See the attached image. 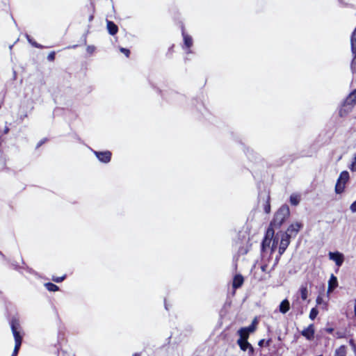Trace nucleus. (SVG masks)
Masks as SVG:
<instances>
[{
  "mask_svg": "<svg viewBox=\"0 0 356 356\" xmlns=\"http://www.w3.org/2000/svg\"><path fill=\"white\" fill-rule=\"evenodd\" d=\"M290 211L289 206L282 205L275 213L273 219L270 223L267 229V235H271L273 237L275 229H279L286 219L289 216Z\"/></svg>",
  "mask_w": 356,
  "mask_h": 356,
  "instance_id": "f257e3e1",
  "label": "nucleus"
},
{
  "mask_svg": "<svg viewBox=\"0 0 356 356\" xmlns=\"http://www.w3.org/2000/svg\"><path fill=\"white\" fill-rule=\"evenodd\" d=\"M10 324L15 339V353H16L17 351H19L22 342V337L21 336L20 332L19 331L20 325L19 321L15 318L11 319Z\"/></svg>",
  "mask_w": 356,
  "mask_h": 356,
  "instance_id": "f03ea898",
  "label": "nucleus"
},
{
  "mask_svg": "<svg viewBox=\"0 0 356 356\" xmlns=\"http://www.w3.org/2000/svg\"><path fill=\"white\" fill-rule=\"evenodd\" d=\"M349 179L350 175L348 171L344 170L340 173L335 185L334 190L337 194H341L344 192L346 184L348 181Z\"/></svg>",
  "mask_w": 356,
  "mask_h": 356,
  "instance_id": "7ed1b4c3",
  "label": "nucleus"
},
{
  "mask_svg": "<svg viewBox=\"0 0 356 356\" xmlns=\"http://www.w3.org/2000/svg\"><path fill=\"white\" fill-rule=\"evenodd\" d=\"M350 45H351V51L353 54V60L351 62V70L353 74H356V26L354 31H353L350 37Z\"/></svg>",
  "mask_w": 356,
  "mask_h": 356,
  "instance_id": "20e7f679",
  "label": "nucleus"
},
{
  "mask_svg": "<svg viewBox=\"0 0 356 356\" xmlns=\"http://www.w3.org/2000/svg\"><path fill=\"white\" fill-rule=\"evenodd\" d=\"M248 337L239 335V338L237 340L236 343L241 350H248V355L251 356L253 355L254 353V349L253 346L248 342Z\"/></svg>",
  "mask_w": 356,
  "mask_h": 356,
  "instance_id": "39448f33",
  "label": "nucleus"
},
{
  "mask_svg": "<svg viewBox=\"0 0 356 356\" xmlns=\"http://www.w3.org/2000/svg\"><path fill=\"white\" fill-rule=\"evenodd\" d=\"M257 324V321L256 319H254L249 326L243 327L240 328L238 330L237 334L238 335H242L243 337H249L250 334L254 332V330H256Z\"/></svg>",
  "mask_w": 356,
  "mask_h": 356,
  "instance_id": "423d86ee",
  "label": "nucleus"
},
{
  "mask_svg": "<svg viewBox=\"0 0 356 356\" xmlns=\"http://www.w3.org/2000/svg\"><path fill=\"white\" fill-rule=\"evenodd\" d=\"M93 153L102 163H108L111 159L112 154L110 151L99 152L93 150Z\"/></svg>",
  "mask_w": 356,
  "mask_h": 356,
  "instance_id": "0eeeda50",
  "label": "nucleus"
},
{
  "mask_svg": "<svg viewBox=\"0 0 356 356\" xmlns=\"http://www.w3.org/2000/svg\"><path fill=\"white\" fill-rule=\"evenodd\" d=\"M302 227L303 225L301 222L291 224L284 234H287L290 237L296 236Z\"/></svg>",
  "mask_w": 356,
  "mask_h": 356,
  "instance_id": "6e6552de",
  "label": "nucleus"
},
{
  "mask_svg": "<svg viewBox=\"0 0 356 356\" xmlns=\"http://www.w3.org/2000/svg\"><path fill=\"white\" fill-rule=\"evenodd\" d=\"M329 258L330 259L334 261L336 265L339 267H340L343 264L344 261L343 254L339 252H330L329 253Z\"/></svg>",
  "mask_w": 356,
  "mask_h": 356,
  "instance_id": "1a4fd4ad",
  "label": "nucleus"
},
{
  "mask_svg": "<svg viewBox=\"0 0 356 356\" xmlns=\"http://www.w3.org/2000/svg\"><path fill=\"white\" fill-rule=\"evenodd\" d=\"M315 333L314 324H310L307 327L305 328L301 334L305 337L307 340H311L314 338Z\"/></svg>",
  "mask_w": 356,
  "mask_h": 356,
  "instance_id": "9d476101",
  "label": "nucleus"
},
{
  "mask_svg": "<svg viewBox=\"0 0 356 356\" xmlns=\"http://www.w3.org/2000/svg\"><path fill=\"white\" fill-rule=\"evenodd\" d=\"M182 36L184 39V45L185 47L188 49L186 51L187 54L191 53V51L189 49L193 45V38L191 35H188L185 33L184 28L182 27Z\"/></svg>",
  "mask_w": 356,
  "mask_h": 356,
  "instance_id": "9b49d317",
  "label": "nucleus"
},
{
  "mask_svg": "<svg viewBox=\"0 0 356 356\" xmlns=\"http://www.w3.org/2000/svg\"><path fill=\"white\" fill-rule=\"evenodd\" d=\"M244 282L243 277L241 274L236 275L233 278L232 287L234 289L240 288Z\"/></svg>",
  "mask_w": 356,
  "mask_h": 356,
  "instance_id": "f8f14e48",
  "label": "nucleus"
},
{
  "mask_svg": "<svg viewBox=\"0 0 356 356\" xmlns=\"http://www.w3.org/2000/svg\"><path fill=\"white\" fill-rule=\"evenodd\" d=\"M338 286V281L336 276L333 274L331 275L330 278L328 281L327 292L333 291Z\"/></svg>",
  "mask_w": 356,
  "mask_h": 356,
  "instance_id": "ddd939ff",
  "label": "nucleus"
},
{
  "mask_svg": "<svg viewBox=\"0 0 356 356\" xmlns=\"http://www.w3.org/2000/svg\"><path fill=\"white\" fill-rule=\"evenodd\" d=\"M106 27L108 33L111 35H115L118 31V26L112 21L107 20Z\"/></svg>",
  "mask_w": 356,
  "mask_h": 356,
  "instance_id": "4468645a",
  "label": "nucleus"
},
{
  "mask_svg": "<svg viewBox=\"0 0 356 356\" xmlns=\"http://www.w3.org/2000/svg\"><path fill=\"white\" fill-rule=\"evenodd\" d=\"M290 309V303L288 299L283 300L279 305V311L282 314H286Z\"/></svg>",
  "mask_w": 356,
  "mask_h": 356,
  "instance_id": "2eb2a0df",
  "label": "nucleus"
},
{
  "mask_svg": "<svg viewBox=\"0 0 356 356\" xmlns=\"http://www.w3.org/2000/svg\"><path fill=\"white\" fill-rule=\"evenodd\" d=\"M272 238L273 237L271 236V235H267V233L266 234V236L263 239L261 245V251H265L267 248L270 247V243L272 242Z\"/></svg>",
  "mask_w": 356,
  "mask_h": 356,
  "instance_id": "dca6fc26",
  "label": "nucleus"
},
{
  "mask_svg": "<svg viewBox=\"0 0 356 356\" xmlns=\"http://www.w3.org/2000/svg\"><path fill=\"white\" fill-rule=\"evenodd\" d=\"M291 237L289 236L287 234H285L284 233H282V237H281V241H280V246H282L285 248H287L290 243V238Z\"/></svg>",
  "mask_w": 356,
  "mask_h": 356,
  "instance_id": "f3484780",
  "label": "nucleus"
},
{
  "mask_svg": "<svg viewBox=\"0 0 356 356\" xmlns=\"http://www.w3.org/2000/svg\"><path fill=\"white\" fill-rule=\"evenodd\" d=\"M346 103L351 105L356 104V89L349 94L346 99Z\"/></svg>",
  "mask_w": 356,
  "mask_h": 356,
  "instance_id": "a211bd4d",
  "label": "nucleus"
},
{
  "mask_svg": "<svg viewBox=\"0 0 356 356\" xmlns=\"http://www.w3.org/2000/svg\"><path fill=\"white\" fill-rule=\"evenodd\" d=\"M300 195L297 193H293L290 196L289 201L291 205L297 206L300 203Z\"/></svg>",
  "mask_w": 356,
  "mask_h": 356,
  "instance_id": "6ab92c4d",
  "label": "nucleus"
},
{
  "mask_svg": "<svg viewBox=\"0 0 356 356\" xmlns=\"http://www.w3.org/2000/svg\"><path fill=\"white\" fill-rule=\"evenodd\" d=\"M25 37L27 39L28 42L33 47H34L35 48H38V49H43L44 48V46H42V44H40L36 42L35 41H34L33 39L28 33L25 34Z\"/></svg>",
  "mask_w": 356,
  "mask_h": 356,
  "instance_id": "aec40b11",
  "label": "nucleus"
},
{
  "mask_svg": "<svg viewBox=\"0 0 356 356\" xmlns=\"http://www.w3.org/2000/svg\"><path fill=\"white\" fill-rule=\"evenodd\" d=\"M300 292L301 298L303 300H307V296H308V290H307V286L302 285L300 288Z\"/></svg>",
  "mask_w": 356,
  "mask_h": 356,
  "instance_id": "412c9836",
  "label": "nucleus"
},
{
  "mask_svg": "<svg viewBox=\"0 0 356 356\" xmlns=\"http://www.w3.org/2000/svg\"><path fill=\"white\" fill-rule=\"evenodd\" d=\"M44 286L49 291H57L59 290V287L51 282H47L44 284Z\"/></svg>",
  "mask_w": 356,
  "mask_h": 356,
  "instance_id": "4be33fe9",
  "label": "nucleus"
},
{
  "mask_svg": "<svg viewBox=\"0 0 356 356\" xmlns=\"http://www.w3.org/2000/svg\"><path fill=\"white\" fill-rule=\"evenodd\" d=\"M335 356H346V348L345 346H341L335 351Z\"/></svg>",
  "mask_w": 356,
  "mask_h": 356,
  "instance_id": "5701e85b",
  "label": "nucleus"
},
{
  "mask_svg": "<svg viewBox=\"0 0 356 356\" xmlns=\"http://www.w3.org/2000/svg\"><path fill=\"white\" fill-rule=\"evenodd\" d=\"M264 210L265 213H269L270 211V195H267V200L266 201V203L264 204Z\"/></svg>",
  "mask_w": 356,
  "mask_h": 356,
  "instance_id": "b1692460",
  "label": "nucleus"
},
{
  "mask_svg": "<svg viewBox=\"0 0 356 356\" xmlns=\"http://www.w3.org/2000/svg\"><path fill=\"white\" fill-rule=\"evenodd\" d=\"M318 314V311L317 308L313 307L311 309L310 313H309V318L311 320L314 321L316 318Z\"/></svg>",
  "mask_w": 356,
  "mask_h": 356,
  "instance_id": "393cba45",
  "label": "nucleus"
},
{
  "mask_svg": "<svg viewBox=\"0 0 356 356\" xmlns=\"http://www.w3.org/2000/svg\"><path fill=\"white\" fill-rule=\"evenodd\" d=\"M271 339H268L267 341H265V339H261L259 340V341L258 342V345L260 346V347H263V346H270V343H271Z\"/></svg>",
  "mask_w": 356,
  "mask_h": 356,
  "instance_id": "a878e982",
  "label": "nucleus"
},
{
  "mask_svg": "<svg viewBox=\"0 0 356 356\" xmlns=\"http://www.w3.org/2000/svg\"><path fill=\"white\" fill-rule=\"evenodd\" d=\"M66 277V275H63L62 277H53L52 280L56 283H60L63 282Z\"/></svg>",
  "mask_w": 356,
  "mask_h": 356,
  "instance_id": "bb28decb",
  "label": "nucleus"
},
{
  "mask_svg": "<svg viewBox=\"0 0 356 356\" xmlns=\"http://www.w3.org/2000/svg\"><path fill=\"white\" fill-rule=\"evenodd\" d=\"M120 51L122 53H123V54L126 56V57H127V58H128V57L129 56V55H130V51H129V49H126V48H124V47H120Z\"/></svg>",
  "mask_w": 356,
  "mask_h": 356,
  "instance_id": "cd10ccee",
  "label": "nucleus"
},
{
  "mask_svg": "<svg viewBox=\"0 0 356 356\" xmlns=\"http://www.w3.org/2000/svg\"><path fill=\"white\" fill-rule=\"evenodd\" d=\"M335 336L337 337V338L338 339H341V338H344L346 337V333L345 332L343 331H337L336 333H335Z\"/></svg>",
  "mask_w": 356,
  "mask_h": 356,
  "instance_id": "c85d7f7f",
  "label": "nucleus"
},
{
  "mask_svg": "<svg viewBox=\"0 0 356 356\" xmlns=\"http://www.w3.org/2000/svg\"><path fill=\"white\" fill-rule=\"evenodd\" d=\"M55 55H56L55 51L50 52L49 54V55L47 56V60L49 61H54L55 60Z\"/></svg>",
  "mask_w": 356,
  "mask_h": 356,
  "instance_id": "c756f323",
  "label": "nucleus"
},
{
  "mask_svg": "<svg viewBox=\"0 0 356 356\" xmlns=\"http://www.w3.org/2000/svg\"><path fill=\"white\" fill-rule=\"evenodd\" d=\"M349 344L352 347L355 355H356V343H355V341L353 339L349 340Z\"/></svg>",
  "mask_w": 356,
  "mask_h": 356,
  "instance_id": "7c9ffc66",
  "label": "nucleus"
},
{
  "mask_svg": "<svg viewBox=\"0 0 356 356\" xmlns=\"http://www.w3.org/2000/svg\"><path fill=\"white\" fill-rule=\"evenodd\" d=\"M95 50V47L93 45H89L87 47L86 51L88 54H92Z\"/></svg>",
  "mask_w": 356,
  "mask_h": 356,
  "instance_id": "2f4dec72",
  "label": "nucleus"
},
{
  "mask_svg": "<svg viewBox=\"0 0 356 356\" xmlns=\"http://www.w3.org/2000/svg\"><path fill=\"white\" fill-rule=\"evenodd\" d=\"M349 168L353 172H356V160L353 159V161L350 165Z\"/></svg>",
  "mask_w": 356,
  "mask_h": 356,
  "instance_id": "473e14b6",
  "label": "nucleus"
},
{
  "mask_svg": "<svg viewBox=\"0 0 356 356\" xmlns=\"http://www.w3.org/2000/svg\"><path fill=\"white\" fill-rule=\"evenodd\" d=\"M350 210L352 213H356V200L350 204Z\"/></svg>",
  "mask_w": 356,
  "mask_h": 356,
  "instance_id": "72a5a7b5",
  "label": "nucleus"
},
{
  "mask_svg": "<svg viewBox=\"0 0 356 356\" xmlns=\"http://www.w3.org/2000/svg\"><path fill=\"white\" fill-rule=\"evenodd\" d=\"M277 241H278V238H274L273 241V243H272V248H271V250L272 251H274L275 248H276V245L277 244Z\"/></svg>",
  "mask_w": 356,
  "mask_h": 356,
  "instance_id": "f704fd0d",
  "label": "nucleus"
},
{
  "mask_svg": "<svg viewBox=\"0 0 356 356\" xmlns=\"http://www.w3.org/2000/svg\"><path fill=\"white\" fill-rule=\"evenodd\" d=\"M238 252L242 254H245L248 252V250L243 248H239Z\"/></svg>",
  "mask_w": 356,
  "mask_h": 356,
  "instance_id": "c9c22d12",
  "label": "nucleus"
},
{
  "mask_svg": "<svg viewBox=\"0 0 356 356\" xmlns=\"http://www.w3.org/2000/svg\"><path fill=\"white\" fill-rule=\"evenodd\" d=\"M286 248L282 247V246H280L279 247V255H282L286 250Z\"/></svg>",
  "mask_w": 356,
  "mask_h": 356,
  "instance_id": "e433bc0d",
  "label": "nucleus"
},
{
  "mask_svg": "<svg viewBox=\"0 0 356 356\" xmlns=\"http://www.w3.org/2000/svg\"><path fill=\"white\" fill-rule=\"evenodd\" d=\"M316 301L317 305H321L322 303V302H323V298L321 296H318L316 298Z\"/></svg>",
  "mask_w": 356,
  "mask_h": 356,
  "instance_id": "4c0bfd02",
  "label": "nucleus"
},
{
  "mask_svg": "<svg viewBox=\"0 0 356 356\" xmlns=\"http://www.w3.org/2000/svg\"><path fill=\"white\" fill-rule=\"evenodd\" d=\"M325 332L329 334H332L334 332V329L332 327H327L325 328Z\"/></svg>",
  "mask_w": 356,
  "mask_h": 356,
  "instance_id": "58836bf2",
  "label": "nucleus"
},
{
  "mask_svg": "<svg viewBox=\"0 0 356 356\" xmlns=\"http://www.w3.org/2000/svg\"><path fill=\"white\" fill-rule=\"evenodd\" d=\"M9 130H10L9 128L8 127H6L3 130V134H7L9 132Z\"/></svg>",
  "mask_w": 356,
  "mask_h": 356,
  "instance_id": "ea45409f",
  "label": "nucleus"
},
{
  "mask_svg": "<svg viewBox=\"0 0 356 356\" xmlns=\"http://www.w3.org/2000/svg\"><path fill=\"white\" fill-rule=\"evenodd\" d=\"M17 78V72L15 70H13V80H15Z\"/></svg>",
  "mask_w": 356,
  "mask_h": 356,
  "instance_id": "a19ab883",
  "label": "nucleus"
},
{
  "mask_svg": "<svg viewBox=\"0 0 356 356\" xmlns=\"http://www.w3.org/2000/svg\"><path fill=\"white\" fill-rule=\"evenodd\" d=\"M266 268H267V266H266V265L262 266L261 267V270H262L263 272H265V271H266Z\"/></svg>",
  "mask_w": 356,
  "mask_h": 356,
  "instance_id": "79ce46f5",
  "label": "nucleus"
},
{
  "mask_svg": "<svg viewBox=\"0 0 356 356\" xmlns=\"http://www.w3.org/2000/svg\"><path fill=\"white\" fill-rule=\"evenodd\" d=\"M44 143V140H40V141L38 143V145H37V147H38L41 146Z\"/></svg>",
  "mask_w": 356,
  "mask_h": 356,
  "instance_id": "37998d69",
  "label": "nucleus"
},
{
  "mask_svg": "<svg viewBox=\"0 0 356 356\" xmlns=\"http://www.w3.org/2000/svg\"><path fill=\"white\" fill-rule=\"evenodd\" d=\"M93 18H94V17L92 15H90L89 19H88L89 22L92 21Z\"/></svg>",
  "mask_w": 356,
  "mask_h": 356,
  "instance_id": "c03bdc74",
  "label": "nucleus"
},
{
  "mask_svg": "<svg viewBox=\"0 0 356 356\" xmlns=\"http://www.w3.org/2000/svg\"><path fill=\"white\" fill-rule=\"evenodd\" d=\"M18 352H19V351H17V352H16V353H15V349H14V350H13V353L12 356H17V354H18Z\"/></svg>",
  "mask_w": 356,
  "mask_h": 356,
  "instance_id": "a18cd8bd",
  "label": "nucleus"
},
{
  "mask_svg": "<svg viewBox=\"0 0 356 356\" xmlns=\"http://www.w3.org/2000/svg\"><path fill=\"white\" fill-rule=\"evenodd\" d=\"M354 312H355V316L356 317V300H355V307H354Z\"/></svg>",
  "mask_w": 356,
  "mask_h": 356,
  "instance_id": "49530a36",
  "label": "nucleus"
},
{
  "mask_svg": "<svg viewBox=\"0 0 356 356\" xmlns=\"http://www.w3.org/2000/svg\"><path fill=\"white\" fill-rule=\"evenodd\" d=\"M132 356H140V353H134Z\"/></svg>",
  "mask_w": 356,
  "mask_h": 356,
  "instance_id": "de8ad7c7",
  "label": "nucleus"
},
{
  "mask_svg": "<svg viewBox=\"0 0 356 356\" xmlns=\"http://www.w3.org/2000/svg\"><path fill=\"white\" fill-rule=\"evenodd\" d=\"M83 36H84V44H86V34H85Z\"/></svg>",
  "mask_w": 356,
  "mask_h": 356,
  "instance_id": "09e8293b",
  "label": "nucleus"
},
{
  "mask_svg": "<svg viewBox=\"0 0 356 356\" xmlns=\"http://www.w3.org/2000/svg\"><path fill=\"white\" fill-rule=\"evenodd\" d=\"M165 309H167V310L168 309V306H167L166 304L165 305Z\"/></svg>",
  "mask_w": 356,
  "mask_h": 356,
  "instance_id": "8fccbe9b",
  "label": "nucleus"
},
{
  "mask_svg": "<svg viewBox=\"0 0 356 356\" xmlns=\"http://www.w3.org/2000/svg\"><path fill=\"white\" fill-rule=\"evenodd\" d=\"M278 259H279V257H277L276 258V262H277Z\"/></svg>",
  "mask_w": 356,
  "mask_h": 356,
  "instance_id": "3c124183",
  "label": "nucleus"
},
{
  "mask_svg": "<svg viewBox=\"0 0 356 356\" xmlns=\"http://www.w3.org/2000/svg\"><path fill=\"white\" fill-rule=\"evenodd\" d=\"M249 152H250V150H249V149H248L247 154H249Z\"/></svg>",
  "mask_w": 356,
  "mask_h": 356,
  "instance_id": "603ef678",
  "label": "nucleus"
},
{
  "mask_svg": "<svg viewBox=\"0 0 356 356\" xmlns=\"http://www.w3.org/2000/svg\"><path fill=\"white\" fill-rule=\"evenodd\" d=\"M354 160H356V154H355V156L354 157Z\"/></svg>",
  "mask_w": 356,
  "mask_h": 356,
  "instance_id": "864d4df0",
  "label": "nucleus"
},
{
  "mask_svg": "<svg viewBox=\"0 0 356 356\" xmlns=\"http://www.w3.org/2000/svg\"><path fill=\"white\" fill-rule=\"evenodd\" d=\"M355 356H356V355H355Z\"/></svg>",
  "mask_w": 356,
  "mask_h": 356,
  "instance_id": "5fc2aeb1",
  "label": "nucleus"
},
{
  "mask_svg": "<svg viewBox=\"0 0 356 356\" xmlns=\"http://www.w3.org/2000/svg\"><path fill=\"white\" fill-rule=\"evenodd\" d=\"M74 356H75V355H74Z\"/></svg>",
  "mask_w": 356,
  "mask_h": 356,
  "instance_id": "6e6d98bb",
  "label": "nucleus"
}]
</instances>
